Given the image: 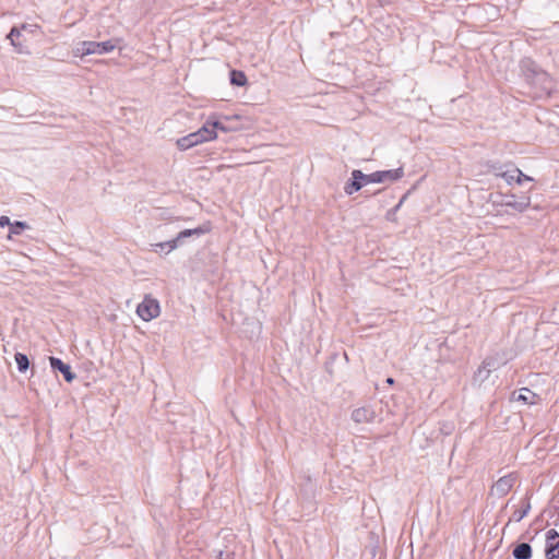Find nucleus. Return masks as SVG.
Masks as SVG:
<instances>
[{
	"instance_id": "4468645a",
	"label": "nucleus",
	"mask_w": 559,
	"mask_h": 559,
	"mask_svg": "<svg viewBox=\"0 0 559 559\" xmlns=\"http://www.w3.org/2000/svg\"><path fill=\"white\" fill-rule=\"evenodd\" d=\"M21 36V29L20 27H12V29L10 31L9 35H8V38L10 39L12 46H14L16 48V51L20 52V53H23L25 52L24 48H23V45L17 41V38Z\"/></svg>"
},
{
	"instance_id": "b1692460",
	"label": "nucleus",
	"mask_w": 559,
	"mask_h": 559,
	"mask_svg": "<svg viewBox=\"0 0 559 559\" xmlns=\"http://www.w3.org/2000/svg\"><path fill=\"white\" fill-rule=\"evenodd\" d=\"M11 225V221L8 216H0V226H9Z\"/></svg>"
},
{
	"instance_id": "5701e85b",
	"label": "nucleus",
	"mask_w": 559,
	"mask_h": 559,
	"mask_svg": "<svg viewBox=\"0 0 559 559\" xmlns=\"http://www.w3.org/2000/svg\"><path fill=\"white\" fill-rule=\"evenodd\" d=\"M489 169L496 175V173L498 171H506L503 169V166L501 165H497V164H492V165H489Z\"/></svg>"
},
{
	"instance_id": "a211bd4d",
	"label": "nucleus",
	"mask_w": 559,
	"mask_h": 559,
	"mask_svg": "<svg viewBox=\"0 0 559 559\" xmlns=\"http://www.w3.org/2000/svg\"><path fill=\"white\" fill-rule=\"evenodd\" d=\"M531 510V503L528 501H526L525 506L523 507V509L521 510H515L512 514V520L515 521V522H520L521 520H523L527 513L530 512Z\"/></svg>"
},
{
	"instance_id": "393cba45",
	"label": "nucleus",
	"mask_w": 559,
	"mask_h": 559,
	"mask_svg": "<svg viewBox=\"0 0 559 559\" xmlns=\"http://www.w3.org/2000/svg\"><path fill=\"white\" fill-rule=\"evenodd\" d=\"M33 27L37 28V25L23 24L20 29L33 32Z\"/></svg>"
},
{
	"instance_id": "412c9836",
	"label": "nucleus",
	"mask_w": 559,
	"mask_h": 559,
	"mask_svg": "<svg viewBox=\"0 0 559 559\" xmlns=\"http://www.w3.org/2000/svg\"><path fill=\"white\" fill-rule=\"evenodd\" d=\"M204 124H209V129H212L214 133H216L217 130L227 131L225 126L217 120H207Z\"/></svg>"
},
{
	"instance_id": "0eeeda50",
	"label": "nucleus",
	"mask_w": 559,
	"mask_h": 559,
	"mask_svg": "<svg viewBox=\"0 0 559 559\" xmlns=\"http://www.w3.org/2000/svg\"><path fill=\"white\" fill-rule=\"evenodd\" d=\"M545 556L547 559H557L559 557V533L554 528L546 533Z\"/></svg>"
},
{
	"instance_id": "6ab92c4d",
	"label": "nucleus",
	"mask_w": 559,
	"mask_h": 559,
	"mask_svg": "<svg viewBox=\"0 0 559 559\" xmlns=\"http://www.w3.org/2000/svg\"><path fill=\"white\" fill-rule=\"evenodd\" d=\"M496 176L503 178L508 185H512L513 181L516 182V173H513V169L512 170L506 169V171H498V173H496Z\"/></svg>"
},
{
	"instance_id": "f8f14e48",
	"label": "nucleus",
	"mask_w": 559,
	"mask_h": 559,
	"mask_svg": "<svg viewBox=\"0 0 559 559\" xmlns=\"http://www.w3.org/2000/svg\"><path fill=\"white\" fill-rule=\"evenodd\" d=\"M515 559H530L532 557V547L527 543H521L513 549Z\"/></svg>"
},
{
	"instance_id": "20e7f679",
	"label": "nucleus",
	"mask_w": 559,
	"mask_h": 559,
	"mask_svg": "<svg viewBox=\"0 0 559 559\" xmlns=\"http://www.w3.org/2000/svg\"><path fill=\"white\" fill-rule=\"evenodd\" d=\"M403 176L404 170L402 167L391 170H379L366 175V183L394 182L400 180Z\"/></svg>"
},
{
	"instance_id": "39448f33",
	"label": "nucleus",
	"mask_w": 559,
	"mask_h": 559,
	"mask_svg": "<svg viewBox=\"0 0 559 559\" xmlns=\"http://www.w3.org/2000/svg\"><path fill=\"white\" fill-rule=\"evenodd\" d=\"M160 308L156 299L145 296L143 301L138 306L136 313L144 321H151L159 316Z\"/></svg>"
},
{
	"instance_id": "f03ea898",
	"label": "nucleus",
	"mask_w": 559,
	"mask_h": 559,
	"mask_svg": "<svg viewBox=\"0 0 559 559\" xmlns=\"http://www.w3.org/2000/svg\"><path fill=\"white\" fill-rule=\"evenodd\" d=\"M206 231H207V229L203 228V227H197L193 229H185V230L180 231L177 235V237L171 240L155 243L154 251L158 252V249L162 251L166 249L167 250L166 252L168 253V252L177 249L179 246H181L187 238L192 237V236L199 237V236L205 234Z\"/></svg>"
},
{
	"instance_id": "a878e982",
	"label": "nucleus",
	"mask_w": 559,
	"mask_h": 559,
	"mask_svg": "<svg viewBox=\"0 0 559 559\" xmlns=\"http://www.w3.org/2000/svg\"><path fill=\"white\" fill-rule=\"evenodd\" d=\"M386 383H389V384H393V383H394V380H393L392 378H388V379H386Z\"/></svg>"
},
{
	"instance_id": "7ed1b4c3",
	"label": "nucleus",
	"mask_w": 559,
	"mask_h": 559,
	"mask_svg": "<svg viewBox=\"0 0 559 559\" xmlns=\"http://www.w3.org/2000/svg\"><path fill=\"white\" fill-rule=\"evenodd\" d=\"M116 41L117 40L114 39L100 43L92 40L82 41L78 48V51L81 52L82 56L104 55L112 51L116 48Z\"/></svg>"
},
{
	"instance_id": "1a4fd4ad",
	"label": "nucleus",
	"mask_w": 559,
	"mask_h": 559,
	"mask_svg": "<svg viewBox=\"0 0 559 559\" xmlns=\"http://www.w3.org/2000/svg\"><path fill=\"white\" fill-rule=\"evenodd\" d=\"M376 411L371 406H362L353 411L352 419L357 424H368L376 419Z\"/></svg>"
},
{
	"instance_id": "dca6fc26",
	"label": "nucleus",
	"mask_w": 559,
	"mask_h": 559,
	"mask_svg": "<svg viewBox=\"0 0 559 559\" xmlns=\"http://www.w3.org/2000/svg\"><path fill=\"white\" fill-rule=\"evenodd\" d=\"M14 358L20 372H25L29 368V360L25 354L16 353Z\"/></svg>"
},
{
	"instance_id": "2eb2a0df",
	"label": "nucleus",
	"mask_w": 559,
	"mask_h": 559,
	"mask_svg": "<svg viewBox=\"0 0 559 559\" xmlns=\"http://www.w3.org/2000/svg\"><path fill=\"white\" fill-rule=\"evenodd\" d=\"M230 83L236 86H243L247 84V76L241 71L231 70L230 71Z\"/></svg>"
},
{
	"instance_id": "9d476101",
	"label": "nucleus",
	"mask_w": 559,
	"mask_h": 559,
	"mask_svg": "<svg viewBox=\"0 0 559 559\" xmlns=\"http://www.w3.org/2000/svg\"><path fill=\"white\" fill-rule=\"evenodd\" d=\"M50 366L53 370H59L67 382H72L75 379V373L72 372L71 367L64 364L61 359L57 357H49Z\"/></svg>"
},
{
	"instance_id": "f3484780",
	"label": "nucleus",
	"mask_w": 559,
	"mask_h": 559,
	"mask_svg": "<svg viewBox=\"0 0 559 559\" xmlns=\"http://www.w3.org/2000/svg\"><path fill=\"white\" fill-rule=\"evenodd\" d=\"M492 367L493 364L489 359L484 360L483 365L479 367L477 371V376L480 377L481 380L487 379Z\"/></svg>"
},
{
	"instance_id": "6e6552de",
	"label": "nucleus",
	"mask_w": 559,
	"mask_h": 559,
	"mask_svg": "<svg viewBox=\"0 0 559 559\" xmlns=\"http://www.w3.org/2000/svg\"><path fill=\"white\" fill-rule=\"evenodd\" d=\"M365 185H367L366 174L359 169H354L352 171V180L345 183L344 191L347 195H352L359 191Z\"/></svg>"
},
{
	"instance_id": "f257e3e1",
	"label": "nucleus",
	"mask_w": 559,
	"mask_h": 559,
	"mask_svg": "<svg viewBox=\"0 0 559 559\" xmlns=\"http://www.w3.org/2000/svg\"><path fill=\"white\" fill-rule=\"evenodd\" d=\"M217 133L209 129V124H203L198 131L177 140V146L181 151L189 150L198 144L216 139Z\"/></svg>"
},
{
	"instance_id": "423d86ee",
	"label": "nucleus",
	"mask_w": 559,
	"mask_h": 559,
	"mask_svg": "<svg viewBox=\"0 0 559 559\" xmlns=\"http://www.w3.org/2000/svg\"><path fill=\"white\" fill-rule=\"evenodd\" d=\"M516 480V476L511 473L500 477L491 487L490 493L497 498H502L510 492L514 483Z\"/></svg>"
},
{
	"instance_id": "9b49d317",
	"label": "nucleus",
	"mask_w": 559,
	"mask_h": 559,
	"mask_svg": "<svg viewBox=\"0 0 559 559\" xmlns=\"http://www.w3.org/2000/svg\"><path fill=\"white\" fill-rule=\"evenodd\" d=\"M512 400L522 402L523 404L534 405L540 399L532 390H530L527 388H522L519 390L518 394L515 392L512 394Z\"/></svg>"
},
{
	"instance_id": "4be33fe9",
	"label": "nucleus",
	"mask_w": 559,
	"mask_h": 559,
	"mask_svg": "<svg viewBox=\"0 0 559 559\" xmlns=\"http://www.w3.org/2000/svg\"><path fill=\"white\" fill-rule=\"evenodd\" d=\"M513 173H516V183L521 185L523 181H532L533 178L524 175L519 168L514 167Z\"/></svg>"
},
{
	"instance_id": "aec40b11",
	"label": "nucleus",
	"mask_w": 559,
	"mask_h": 559,
	"mask_svg": "<svg viewBox=\"0 0 559 559\" xmlns=\"http://www.w3.org/2000/svg\"><path fill=\"white\" fill-rule=\"evenodd\" d=\"M10 226V234L19 235L21 230L28 228V225L25 222L16 221L14 223H11Z\"/></svg>"
},
{
	"instance_id": "ddd939ff",
	"label": "nucleus",
	"mask_w": 559,
	"mask_h": 559,
	"mask_svg": "<svg viewBox=\"0 0 559 559\" xmlns=\"http://www.w3.org/2000/svg\"><path fill=\"white\" fill-rule=\"evenodd\" d=\"M506 206L512 207L513 210L518 212H524L527 210L531 205V199L528 197L521 198L520 201L510 200L504 202Z\"/></svg>"
}]
</instances>
